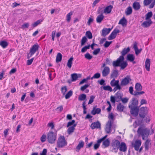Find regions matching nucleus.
Segmentation results:
<instances>
[{
    "label": "nucleus",
    "mask_w": 155,
    "mask_h": 155,
    "mask_svg": "<svg viewBox=\"0 0 155 155\" xmlns=\"http://www.w3.org/2000/svg\"><path fill=\"white\" fill-rule=\"evenodd\" d=\"M138 102L137 99L133 97L129 102V108L130 109V114L133 116H137L138 114L140 106H138Z\"/></svg>",
    "instance_id": "nucleus-1"
},
{
    "label": "nucleus",
    "mask_w": 155,
    "mask_h": 155,
    "mask_svg": "<svg viewBox=\"0 0 155 155\" xmlns=\"http://www.w3.org/2000/svg\"><path fill=\"white\" fill-rule=\"evenodd\" d=\"M124 58L123 56H120L116 61H114L112 64L114 67H120L121 69H124L127 65L126 61H124Z\"/></svg>",
    "instance_id": "nucleus-2"
},
{
    "label": "nucleus",
    "mask_w": 155,
    "mask_h": 155,
    "mask_svg": "<svg viewBox=\"0 0 155 155\" xmlns=\"http://www.w3.org/2000/svg\"><path fill=\"white\" fill-rule=\"evenodd\" d=\"M137 133L139 135H141L143 140H145V137L147 138L150 134V130L147 128H142L140 127L138 128Z\"/></svg>",
    "instance_id": "nucleus-3"
},
{
    "label": "nucleus",
    "mask_w": 155,
    "mask_h": 155,
    "mask_svg": "<svg viewBox=\"0 0 155 155\" xmlns=\"http://www.w3.org/2000/svg\"><path fill=\"white\" fill-rule=\"evenodd\" d=\"M67 142L64 136H61L58 138L57 142V147L59 148H62L67 145Z\"/></svg>",
    "instance_id": "nucleus-4"
},
{
    "label": "nucleus",
    "mask_w": 155,
    "mask_h": 155,
    "mask_svg": "<svg viewBox=\"0 0 155 155\" xmlns=\"http://www.w3.org/2000/svg\"><path fill=\"white\" fill-rule=\"evenodd\" d=\"M56 136V133L50 131L47 134V139L48 142L51 143H54L55 141Z\"/></svg>",
    "instance_id": "nucleus-5"
},
{
    "label": "nucleus",
    "mask_w": 155,
    "mask_h": 155,
    "mask_svg": "<svg viewBox=\"0 0 155 155\" xmlns=\"http://www.w3.org/2000/svg\"><path fill=\"white\" fill-rule=\"evenodd\" d=\"M148 108L147 107H142L140 109L139 116L142 118H144L148 112Z\"/></svg>",
    "instance_id": "nucleus-6"
},
{
    "label": "nucleus",
    "mask_w": 155,
    "mask_h": 155,
    "mask_svg": "<svg viewBox=\"0 0 155 155\" xmlns=\"http://www.w3.org/2000/svg\"><path fill=\"white\" fill-rule=\"evenodd\" d=\"M131 80V79L130 78V76L129 75L127 76L126 77L123 79L122 80L120 85V86H125L127 85Z\"/></svg>",
    "instance_id": "nucleus-7"
},
{
    "label": "nucleus",
    "mask_w": 155,
    "mask_h": 155,
    "mask_svg": "<svg viewBox=\"0 0 155 155\" xmlns=\"http://www.w3.org/2000/svg\"><path fill=\"white\" fill-rule=\"evenodd\" d=\"M112 123L110 120H108L107 123L105 128V130L107 134H109L111 132V127Z\"/></svg>",
    "instance_id": "nucleus-8"
},
{
    "label": "nucleus",
    "mask_w": 155,
    "mask_h": 155,
    "mask_svg": "<svg viewBox=\"0 0 155 155\" xmlns=\"http://www.w3.org/2000/svg\"><path fill=\"white\" fill-rule=\"evenodd\" d=\"M119 31V30L116 28L115 29L108 37V39L111 40L115 38L117 34L118 33Z\"/></svg>",
    "instance_id": "nucleus-9"
},
{
    "label": "nucleus",
    "mask_w": 155,
    "mask_h": 155,
    "mask_svg": "<svg viewBox=\"0 0 155 155\" xmlns=\"http://www.w3.org/2000/svg\"><path fill=\"white\" fill-rule=\"evenodd\" d=\"M94 45L98 46V45L94 42L91 45H89L87 46H85L82 48L81 52L82 53L85 52L87 49H89L90 48V47H91L92 50H94Z\"/></svg>",
    "instance_id": "nucleus-10"
},
{
    "label": "nucleus",
    "mask_w": 155,
    "mask_h": 155,
    "mask_svg": "<svg viewBox=\"0 0 155 155\" xmlns=\"http://www.w3.org/2000/svg\"><path fill=\"white\" fill-rule=\"evenodd\" d=\"M90 127L92 129H94L95 128L100 129L101 124L99 121H97L96 122L92 123L91 124Z\"/></svg>",
    "instance_id": "nucleus-11"
},
{
    "label": "nucleus",
    "mask_w": 155,
    "mask_h": 155,
    "mask_svg": "<svg viewBox=\"0 0 155 155\" xmlns=\"http://www.w3.org/2000/svg\"><path fill=\"white\" fill-rule=\"evenodd\" d=\"M111 29L112 28H103L101 31V35L104 37H105L110 32Z\"/></svg>",
    "instance_id": "nucleus-12"
},
{
    "label": "nucleus",
    "mask_w": 155,
    "mask_h": 155,
    "mask_svg": "<svg viewBox=\"0 0 155 155\" xmlns=\"http://www.w3.org/2000/svg\"><path fill=\"white\" fill-rule=\"evenodd\" d=\"M141 144V142L140 140H137L135 141V143L134 144H132V145L134 147L135 150L136 151H138Z\"/></svg>",
    "instance_id": "nucleus-13"
},
{
    "label": "nucleus",
    "mask_w": 155,
    "mask_h": 155,
    "mask_svg": "<svg viewBox=\"0 0 155 155\" xmlns=\"http://www.w3.org/2000/svg\"><path fill=\"white\" fill-rule=\"evenodd\" d=\"M39 45L38 44H35L33 45L30 50V53L31 55H34L36 51L38 50Z\"/></svg>",
    "instance_id": "nucleus-14"
},
{
    "label": "nucleus",
    "mask_w": 155,
    "mask_h": 155,
    "mask_svg": "<svg viewBox=\"0 0 155 155\" xmlns=\"http://www.w3.org/2000/svg\"><path fill=\"white\" fill-rule=\"evenodd\" d=\"M110 69L108 67H105L102 71V75L104 77L107 76L109 74Z\"/></svg>",
    "instance_id": "nucleus-15"
},
{
    "label": "nucleus",
    "mask_w": 155,
    "mask_h": 155,
    "mask_svg": "<svg viewBox=\"0 0 155 155\" xmlns=\"http://www.w3.org/2000/svg\"><path fill=\"white\" fill-rule=\"evenodd\" d=\"M97 106L93 107L92 110L91 111V113L93 115H95L96 114H99L101 111V110L99 108H96Z\"/></svg>",
    "instance_id": "nucleus-16"
},
{
    "label": "nucleus",
    "mask_w": 155,
    "mask_h": 155,
    "mask_svg": "<svg viewBox=\"0 0 155 155\" xmlns=\"http://www.w3.org/2000/svg\"><path fill=\"white\" fill-rule=\"evenodd\" d=\"M147 20L148 21H144L142 24V26L144 28H147L149 27L152 23L151 19Z\"/></svg>",
    "instance_id": "nucleus-17"
},
{
    "label": "nucleus",
    "mask_w": 155,
    "mask_h": 155,
    "mask_svg": "<svg viewBox=\"0 0 155 155\" xmlns=\"http://www.w3.org/2000/svg\"><path fill=\"white\" fill-rule=\"evenodd\" d=\"M119 147V150L120 151L124 152L127 150V147L126 144L124 142H122L121 144H120Z\"/></svg>",
    "instance_id": "nucleus-18"
},
{
    "label": "nucleus",
    "mask_w": 155,
    "mask_h": 155,
    "mask_svg": "<svg viewBox=\"0 0 155 155\" xmlns=\"http://www.w3.org/2000/svg\"><path fill=\"white\" fill-rule=\"evenodd\" d=\"M110 84L112 87L117 86H120L119 84V80H115V78H113L110 82Z\"/></svg>",
    "instance_id": "nucleus-19"
},
{
    "label": "nucleus",
    "mask_w": 155,
    "mask_h": 155,
    "mask_svg": "<svg viewBox=\"0 0 155 155\" xmlns=\"http://www.w3.org/2000/svg\"><path fill=\"white\" fill-rule=\"evenodd\" d=\"M150 59L147 58L145 61V66L146 70L147 71L150 70Z\"/></svg>",
    "instance_id": "nucleus-20"
},
{
    "label": "nucleus",
    "mask_w": 155,
    "mask_h": 155,
    "mask_svg": "<svg viewBox=\"0 0 155 155\" xmlns=\"http://www.w3.org/2000/svg\"><path fill=\"white\" fill-rule=\"evenodd\" d=\"M127 21L124 17H123L119 21V24L123 26H126L127 25Z\"/></svg>",
    "instance_id": "nucleus-21"
},
{
    "label": "nucleus",
    "mask_w": 155,
    "mask_h": 155,
    "mask_svg": "<svg viewBox=\"0 0 155 155\" xmlns=\"http://www.w3.org/2000/svg\"><path fill=\"white\" fill-rule=\"evenodd\" d=\"M134 9L136 10H139L140 8V5L139 2H135L133 4Z\"/></svg>",
    "instance_id": "nucleus-22"
},
{
    "label": "nucleus",
    "mask_w": 155,
    "mask_h": 155,
    "mask_svg": "<svg viewBox=\"0 0 155 155\" xmlns=\"http://www.w3.org/2000/svg\"><path fill=\"white\" fill-rule=\"evenodd\" d=\"M116 98V102L119 101L121 99L122 95L120 94L119 92H117L115 94L114 96Z\"/></svg>",
    "instance_id": "nucleus-23"
},
{
    "label": "nucleus",
    "mask_w": 155,
    "mask_h": 155,
    "mask_svg": "<svg viewBox=\"0 0 155 155\" xmlns=\"http://www.w3.org/2000/svg\"><path fill=\"white\" fill-rule=\"evenodd\" d=\"M113 6L111 5H110L106 7L104 10V13H107V14L110 13L113 8Z\"/></svg>",
    "instance_id": "nucleus-24"
},
{
    "label": "nucleus",
    "mask_w": 155,
    "mask_h": 155,
    "mask_svg": "<svg viewBox=\"0 0 155 155\" xmlns=\"http://www.w3.org/2000/svg\"><path fill=\"white\" fill-rule=\"evenodd\" d=\"M118 75V72L117 70H113L110 75L111 78H117Z\"/></svg>",
    "instance_id": "nucleus-25"
},
{
    "label": "nucleus",
    "mask_w": 155,
    "mask_h": 155,
    "mask_svg": "<svg viewBox=\"0 0 155 155\" xmlns=\"http://www.w3.org/2000/svg\"><path fill=\"white\" fill-rule=\"evenodd\" d=\"M84 145V142L81 141L80 142L78 145L76 147V151L77 152H78L80 150L81 148H82Z\"/></svg>",
    "instance_id": "nucleus-26"
},
{
    "label": "nucleus",
    "mask_w": 155,
    "mask_h": 155,
    "mask_svg": "<svg viewBox=\"0 0 155 155\" xmlns=\"http://www.w3.org/2000/svg\"><path fill=\"white\" fill-rule=\"evenodd\" d=\"M124 108V106H123L121 103H119L117 104V110L119 112H122L123 111Z\"/></svg>",
    "instance_id": "nucleus-27"
},
{
    "label": "nucleus",
    "mask_w": 155,
    "mask_h": 155,
    "mask_svg": "<svg viewBox=\"0 0 155 155\" xmlns=\"http://www.w3.org/2000/svg\"><path fill=\"white\" fill-rule=\"evenodd\" d=\"M104 16L102 14L99 15L96 18V21L97 23H100L103 20Z\"/></svg>",
    "instance_id": "nucleus-28"
},
{
    "label": "nucleus",
    "mask_w": 155,
    "mask_h": 155,
    "mask_svg": "<svg viewBox=\"0 0 155 155\" xmlns=\"http://www.w3.org/2000/svg\"><path fill=\"white\" fill-rule=\"evenodd\" d=\"M110 141L108 139H107L104 140L103 142V145L104 146L103 148H105L108 147L110 145Z\"/></svg>",
    "instance_id": "nucleus-29"
},
{
    "label": "nucleus",
    "mask_w": 155,
    "mask_h": 155,
    "mask_svg": "<svg viewBox=\"0 0 155 155\" xmlns=\"http://www.w3.org/2000/svg\"><path fill=\"white\" fill-rule=\"evenodd\" d=\"M130 48L129 47H128L127 48H124L122 51L121 52V54H122L120 56H123L124 57V55H126L127 53H128L130 51Z\"/></svg>",
    "instance_id": "nucleus-30"
},
{
    "label": "nucleus",
    "mask_w": 155,
    "mask_h": 155,
    "mask_svg": "<svg viewBox=\"0 0 155 155\" xmlns=\"http://www.w3.org/2000/svg\"><path fill=\"white\" fill-rule=\"evenodd\" d=\"M73 59V57H71L68 60L67 65L69 68H71V67Z\"/></svg>",
    "instance_id": "nucleus-31"
},
{
    "label": "nucleus",
    "mask_w": 155,
    "mask_h": 155,
    "mask_svg": "<svg viewBox=\"0 0 155 155\" xmlns=\"http://www.w3.org/2000/svg\"><path fill=\"white\" fill-rule=\"evenodd\" d=\"M62 55L60 53H58L56 56V62L58 63L60 62L62 60Z\"/></svg>",
    "instance_id": "nucleus-32"
},
{
    "label": "nucleus",
    "mask_w": 155,
    "mask_h": 155,
    "mask_svg": "<svg viewBox=\"0 0 155 155\" xmlns=\"http://www.w3.org/2000/svg\"><path fill=\"white\" fill-rule=\"evenodd\" d=\"M135 59V57L132 54H129L127 55V59L131 62H133Z\"/></svg>",
    "instance_id": "nucleus-33"
},
{
    "label": "nucleus",
    "mask_w": 155,
    "mask_h": 155,
    "mask_svg": "<svg viewBox=\"0 0 155 155\" xmlns=\"http://www.w3.org/2000/svg\"><path fill=\"white\" fill-rule=\"evenodd\" d=\"M102 88L105 91H109L110 92H111L113 91L112 88L109 85L104 86V87L101 86V89H102Z\"/></svg>",
    "instance_id": "nucleus-34"
},
{
    "label": "nucleus",
    "mask_w": 155,
    "mask_h": 155,
    "mask_svg": "<svg viewBox=\"0 0 155 155\" xmlns=\"http://www.w3.org/2000/svg\"><path fill=\"white\" fill-rule=\"evenodd\" d=\"M153 16L152 12L151 11L148 12L145 15V19L146 20H149L151 19L150 18Z\"/></svg>",
    "instance_id": "nucleus-35"
},
{
    "label": "nucleus",
    "mask_w": 155,
    "mask_h": 155,
    "mask_svg": "<svg viewBox=\"0 0 155 155\" xmlns=\"http://www.w3.org/2000/svg\"><path fill=\"white\" fill-rule=\"evenodd\" d=\"M120 141L117 140H113L111 143L112 145H113L114 146H117L119 147L120 146Z\"/></svg>",
    "instance_id": "nucleus-36"
},
{
    "label": "nucleus",
    "mask_w": 155,
    "mask_h": 155,
    "mask_svg": "<svg viewBox=\"0 0 155 155\" xmlns=\"http://www.w3.org/2000/svg\"><path fill=\"white\" fill-rule=\"evenodd\" d=\"M87 38L86 36H84L83 37L81 41V46H82L84 45L85 43L87 42Z\"/></svg>",
    "instance_id": "nucleus-37"
},
{
    "label": "nucleus",
    "mask_w": 155,
    "mask_h": 155,
    "mask_svg": "<svg viewBox=\"0 0 155 155\" xmlns=\"http://www.w3.org/2000/svg\"><path fill=\"white\" fill-rule=\"evenodd\" d=\"M135 88L137 91H139L142 90V87L140 83H137L135 85Z\"/></svg>",
    "instance_id": "nucleus-38"
},
{
    "label": "nucleus",
    "mask_w": 155,
    "mask_h": 155,
    "mask_svg": "<svg viewBox=\"0 0 155 155\" xmlns=\"http://www.w3.org/2000/svg\"><path fill=\"white\" fill-rule=\"evenodd\" d=\"M86 95L85 94H82L79 96L78 100L80 101H84L86 99Z\"/></svg>",
    "instance_id": "nucleus-39"
},
{
    "label": "nucleus",
    "mask_w": 155,
    "mask_h": 155,
    "mask_svg": "<svg viewBox=\"0 0 155 155\" xmlns=\"http://www.w3.org/2000/svg\"><path fill=\"white\" fill-rule=\"evenodd\" d=\"M132 12V9L131 7L129 6L127 8V10L125 12V13L127 15H129L131 14Z\"/></svg>",
    "instance_id": "nucleus-40"
},
{
    "label": "nucleus",
    "mask_w": 155,
    "mask_h": 155,
    "mask_svg": "<svg viewBox=\"0 0 155 155\" xmlns=\"http://www.w3.org/2000/svg\"><path fill=\"white\" fill-rule=\"evenodd\" d=\"M72 81H75L78 78V75L77 74L74 73L71 74Z\"/></svg>",
    "instance_id": "nucleus-41"
},
{
    "label": "nucleus",
    "mask_w": 155,
    "mask_h": 155,
    "mask_svg": "<svg viewBox=\"0 0 155 155\" xmlns=\"http://www.w3.org/2000/svg\"><path fill=\"white\" fill-rule=\"evenodd\" d=\"M73 94V91L71 90L69 91L65 95V98L66 99H69Z\"/></svg>",
    "instance_id": "nucleus-42"
},
{
    "label": "nucleus",
    "mask_w": 155,
    "mask_h": 155,
    "mask_svg": "<svg viewBox=\"0 0 155 155\" xmlns=\"http://www.w3.org/2000/svg\"><path fill=\"white\" fill-rule=\"evenodd\" d=\"M150 140L147 139L145 142V148L146 150H148L149 149V145L150 143Z\"/></svg>",
    "instance_id": "nucleus-43"
},
{
    "label": "nucleus",
    "mask_w": 155,
    "mask_h": 155,
    "mask_svg": "<svg viewBox=\"0 0 155 155\" xmlns=\"http://www.w3.org/2000/svg\"><path fill=\"white\" fill-rule=\"evenodd\" d=\"M8 45V43L6 41H2L0 42V45L3 48H6Z\"/></svg>",
    "instance_id": "nucleus-44"
},
{
    "label": "nucleus",
    "mask_w": 155,
    "mask_h": 155,
    "mask_svg": "<svg viewBox=\"0 0 155 155\" xmlns=\"http://www.w3.org/2000/svg\"><path fill=\"white\" fill-rule=\"evenodd\" d=\"M86 37H87L89 39H91L92 38V35L91 32L90 31H87L86 33Z\"/></svg>",
    "instance_id": "nucleus-45"
},
{
    "label": "nucleus",
    "mask_w": 155,
    "mask_h": 155,
    "mask_svg": "<svg viewBox=\"0 0 155 155\" xmlns=\"http://www.w3.org/2000/svg\"><path fill=\"white\" fill-rule=\"evenodd\" d=\"M42 21L41 20H38L36 22L32 24V28H34L37 26L38 25L40 24L41 22Z\"/></svg>",
    "instance_id": "nucleus-46"
},
{
    "label": "nucleus",
    "mask_w": 155,
    "mask_h": 155,
    "mask_svg": "<svg viewBox=\"0 0 155 155\" xmlns=\"http://www.w3.org/2000/svg\"><path fill=\"white\" fill-rule=\"evenodd\" d=\"M67 91V88L66 86L62 87L61 88V91L63 95H64L66 92Z\"/></svg>",
    "instance_id": "nucleus-47"
},
{
    "label": "nucleus",
    "mask_w": 155,
    "mask_h": 155,
    "mask_svg": "<svg viewBox=\"0 0 155 155\" xmlns=\"http://www.w3.org/2000/svg\"><path fill=\"white\" fill-rule=\"evenodd\" d=\"M74 130L75 128H74V127L71 126L68 128L67 132L69 134H70L74 132Z\"/></svg>",
    "instance_id": "nucleus-48"
},
{
    "label": "nucleus",
    "mask_w": 155,
    "mask_h": 155,
    "mask_svg": "<svg viewBox=\"0 0 155 155\" xmlns=\"http://www.w3.org/2000/svg\"><path fill=\"white\" fill-rule=\"evenodd\" d=\"M90 85V84H85L84 85L82 86L80 88V90L82 91H84L85 89L87 88Z\"/></svg>",
    "instance_id": "nucleus-49"
},
{
    "label": "nucleus",
    "mask_w": 155,
    "mask_h": 155,
    "mask_svg": "<svg viewBox=\"0 0 155 155\" xmlns=\"http://www.w3.org/2000/svg\"><path fill=\"white\" fill-rule=\"evenodd\" d=\"M84 57L86 58L88 60H91L93 57V56L91 55L88 53H87L86 54L84 55Z\"/></svg>",
    "instance_id": "nucleus-50"
},
{
    "label": "nucleus",
    "mask_w": 155,
    "mask_h": 155,
    "mask_svg": "<svg viewBox=\"0 0 155 155\" xmlns=\"http://www.w3.org/2000/svg\"><path fill=\"white\" fill-rule=\"evenodd\" d=\"M73 14V12H71L68 13L67 15V20L68 22H69L71 19V16Z\"/></svg>",
    "instance_id": "nucleus-51"
},
{
    "label": "nucleus",
    "mask_w": 155,
    "mask_h": 155,
    "mask_svg": "<svg viewBox=\"0 0 155 155\" xmlns=\"http://www.w3.org/2000/svg\"><path fill=\"white\" fill-rule=\"evenodd\" d=\"M86 104V102L85 101H84L82 103V107L83 109V114H86L87 113V111H86V108L85 104Z\"/></svg>",
    "instance_id": "nucleus-52"
},
{
    "label": "nucleus",
    "mask_w": 155,
    "mask_h": 155,
    "mask_svg": "<svg viewBox=\"0 0 155 155\" xmlns=\"http://www.w3.org/2000/svg\"><path fill=\"white\" fill-rule=\"evenodd\" d=\"M152 0H144L143 4L144 6H147L149 5L151 2Z\"/></svg>",
    "instance_id": "nucleus-53"
},
{
    "label": "nucleus",
    "mask_w": 155,
    "mask_h": 155,
    "mask_svg": "<svg viewBox=\"0 0 155 155\" xmlns=\"http://www.w3.org/2000/svg\"><path fill=\"white\" fill-rule=\"evenodd\" d=\"M144 92L143 91H142L140 92H138L137 91H134V96H136L137 95H141L143 94L144 93Z\"/></svg>",
    "instance_id": "nucleus-54"
},
{
    "label": "nucleus",
    "mask_w": 155,
    "mask_h": 155,
    "mask_svg": "<svg viewBox=\"0 0 155 155\" xmlns=\"http://www.w3.org/2000/svg\"><path fill=\"white\" fill-rule=\"evenodd\" d=\"M100 50L101 49L100 48L95 49L93 52V54L95 55H97L100 52Z\"/></svg>",
    "instance_id": "nucleus-55"
},
{
    "label": "nucleus",
    "mask_w": 155,
    "mask_h": 155,
    "mask_svg": "<svg viewBox=\"0 0 155 155\" xmlns=\"http://www.w3.org/2000/svg\"><path fill=\"white\" fill-rule=\"evenodd\" d=\"M95 98V96L93 95H91L90 97V99L88 103V104H92L94 101V99Z\"/></svg>",
    "instance_id": "nucleus-56"
},
{
    "label": "nucleus",
    "mask_w": 155,
    "mask_h": 155,
    "mask_svg": "<svg viewBox=\"0 0 155 155\" xmlns=\"http://www.w3.org/2000/svg\"><path fill=\"white\" fill-rule=\"evenodd\" d=\"M112 43V41H105V43L104 45L105 48H107Z\"/></svg>",
    "instance_id": "nucleus-57"
},
{
    "label": "nucleus",
    "mask_w": 155,
    "mask_h": 155,
    "mask_svg": "<svg viewBox=\"0 0 155 155\" xmlns=\"http://www.w3.org/2000/svg\"><path fill=\"white\" fill-rule=\"evenodd\" d=\"M112 147H113L112 151L115 153L117 152L119 147L115 146H114L113 145H112Z\"/></svg>",
    "instance_id": "nucleus-58"
},
{
    "label": "nucleus",
    "mask_w": 155,
    "mask_h": 155,
    "mask_svg": "<svg viewBox=\"0 0 155 155\" xmlns=\"http://www.w3.org/2000/svg\"><path fill=\"white\" fill-rule=\"evenodd\" d=\"M29 26V23H25L22 25L21 26V28L24 29L25 28H28Z\"/></svg>",
    "instance_id": "nucleus-59"
},
{
    "label": "nucleus",
    "mask_w": 155,
    "mask_h": 155,
    "mask_svg": "<svg viewBox=\"0 0 155 155\" xmlns=\"http://www.w3.org/2000/svg\"><path fill=\"white\" fill-rule=\"evenodd\" d=\"M46 140V136L45 134H43L41 137V140L42 143L45 142Z\"/></svg>",
    "instance_id": "nucleus-60"
},
{
    "label": "nucleus",
    "mask_w": 155,
    "mask_h": 155,
    "mask_svg": "<svg viewBox=\"0 0 155 155\" xmlns=\"http://www.w3.org/2000/svg\"><path fill=\"white\" fill-rule=\"evenodd\" d=\"M97 82L101 85H104L106 84L105 83V81L103 79H102L100 80H98Z\"/></svg>",
    "instance_id": "nucleus-61"
},
{
    "label": "nucleus",
    "mask_w": 155,
    "mask_h": 155,
    "mask_svg": "<svg viewBox=\"0 0 155 155\" xmlns=\"http://www.w3.org/2000/svg\"><path fill=\"white\" fill-rule=\"evenodd\" d=\"M120 100L123 103L125 104L127 103L128 102V99L127 97L124 98H122Z\"/></svg>",
    "instance_id": "nucleus-62"
},
{
    "label": "nucleus",
    "mask_w": 155,
    "mask_h": 155,
    "mask_svg": "<svg viewBox=\"0 0 155 155\" xmlns=\"http://www.w3.org/2000/svg\"><path fill=\"white\" fill-rule=\"evenodd\" d=\"M75 121L74 120H72L71 121H69L68 122L67 125V127H69L75 123Z\"/></svg>",
    "instance_id": "nucleus-63"
},
{
    "label": "nucleus",
    "mask_w": 155,
    "mask_h": 155,
    "mask_svg": "<svg viewBox=\"0 0 155 155\" xmlns=\"http://www.w3.org/2000/svg\"><path fill=\"white\" fill-rule=\"evenodd\" d=\"M94 19L92 18H89L88 21L87 22V24L88 25H90L93 22Z\"/></svg>",
    "instance_id": "nucleus-64"
}]
</instances>
